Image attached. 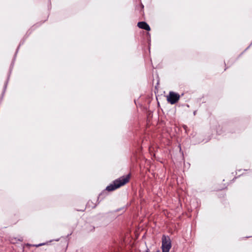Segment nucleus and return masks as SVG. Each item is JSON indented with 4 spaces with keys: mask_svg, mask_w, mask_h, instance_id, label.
Segmentation results:
<instances>
[{
    "mask_svg": "<svg viewBox=\"0 0 252 252\" xmlns=\"http://www.w3.org/2000/svg\"><path fill=\"white\" fill-rule=\"evenodd\" d=\"M171 248V242L169 236L163 235L162 237V251L169 252Z\"/></svg>",
    "mask_w": 252,
    "mask_h": 252,
    "instance_id": "obj_2",
    "label": "nucleus"
},
{
    "mask_svg": "<svg viewBox=\"0 0 252 252\" xmlns=\"http://www.w3.org/2000/svg\"><path fill=\"white\" fill-rule=\"evenodd\" d=\"M137 26L142 29L145 30L147 31H150L151 29L149 25L145 22H139L137 24Z\"/></svg>",
    "mask_w": 252,
    "mask_h": 252,
    "instance_id": "obj_4",
    "label": "nucleus"
},
{
    "mask_svg": "<svg viewBox=\"0 0 252 252\" xmlns=\"http://www.w3.org/2000/svg\"><path fill=\"white\" fill-rule=\"evenodd\" d=\"M44 244H43H43H38V245H34V246H35L36 247H39V246H42V245H43Z\"/></svg>",
    "mask_w": 252,
    "mask_h": 252,
    "instance_id": "obj_5",
    "label": "nucleus"
},
{
    "mask_svg": "<svg viewBox=\"0 0 252 252\" xmlns=\"http://www.w3.org/2000/svg\"><path fill=\"white\" fill-rule=\"evenodd\" d=\"M129 179L130 174H127L126 176H123L115 180L112 184L106 187V189L109 191L114 190L128 182Z\"/></svg>",
    "mask_w": 252,
    "mask_h": 252,
    "instance_id": "obj_1",
    "label": "nucleus"
},
{
    "mask_svg": "<svg viewBox=\"0 0 252 252\" xmlns=\"http://www.w3.org/2000/svg\"><path fill=\"white\" fill-rule=\"evenodd\" d=\"M180 99V95L173 92H170L167 96V101L171 104L176 103Z\"/></svg>",
    "mask_w": 252,
    "mask_h": 252,
    "instance_id": "obj_3",
    "label": "nucleus"
}]
</instances>
